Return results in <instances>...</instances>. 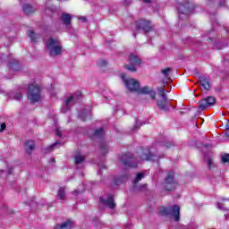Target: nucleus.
<instances>
[{"label":"nucleus","mask_w":229,"mask_h":229,"mask_svg":"<svg viewBox=\"0 0 229 229\" xmlns=\"http://www.w3.org/2000/svg\"><path fill=\"white\" fill-rule=\"evenodd\" d=\"M155 155L149 151V148H141L139 152V157L133 156L131 153H126L122 156V164L125 165V167H132L135 168L139 165L140 162L144 160H153Z\"/></svg>","instance_id":"f257e3e1"},{"label":"nucleus","mask_w":229,"mask_h":229,"mask_svg":"<svg viewBox=\"0 0 229 229\" xmlns=\"http://www.w3.org/2000/svg\"><path fill=\"white\" fill-rule=\"evenodd\" d=\"M159 216H163L165 217H174V221H180V206L174 205L168 208L162 207L159 208Z\"/></svg>","instance_id":"f03ea898"},{"label":"nucleus","mask_w":229,"mask_h":229,"mask_svg":"<svg viewBox=\"0 0 229 229\" xmlns=\"http://www.w3.org/2000/svg\"><path fill=\"white\" fill-rule=\"evenodd\" d=\"M47 49H48L50 56H58V55H62V44L58 39H47Z\"/></svg>","instance_id":"7ed1b4c3"},{"label":"nucleus","mask_w":229,"mask_h":229,"mask_svg":"<svg viewBox=\"0 0 229 229\" xmlns=\"http://www.w3.org/2000/svg\"><path fill=\"white\" fill-rule=\"evenodd\" d=\"M27 96L30 103H39L40 99H42L40 88L35 84L29 85V90L27 92Z\"/></svg>","instance_id":"20e7f679"},{"label":"nucleus","mask_w":229,"mask_h":229,"mask_svg":"<svg viewBox=\"0 0 229 229\" xmlns=\"http://www.w3.org/2000/svg\"><path fill=\"white\" fill-rule=\"evenodd\" d=\"M80 99H81V92L80 91L75 92L74 94L70 96L68 98H66L64 101V106L62 107L61 109L63 114L69 112L71 108H72L73 105L75 103H78Z\"/></svg>","instance_id":"39448f33"},{"label":"nucleus","mask_w":229,"mask_h":229,"mask_svg":"<svg viewBox=\"0 0 229 229\" xmlns=\"http://www.w3.org/2000/svg\"><path fill=\"white\" fill-rule=\"evenodd\" d=\"M157 91L159 93V96L162 98L163 101H157V106L159 110H164L165 112H168L169 108L167 106L171 107V103H169V98H167V90L164 89L163 88H157Z\"/></svg>","instance_id":"423d86ee"},{"label":"nucleus","mask_w":229,"mask_h":229,"mask_svg":"<svg viewBox=\"0 0 229 229\" xmlns=\"http://www.w3.org/2000/svg\"><path fill=\"white\" fill-rule=\"evenodd\" d=\"M129 64H126L124 67L127 69V71H130L131 72H137V67H140V65L142 64V61L140 58H139V55L135 54H130L129 55Z\"/></svg>","instance_id":"0eeeda50"},{"label":"nucleus","mask_w":229,"mask_h":229,"mask_svg":"<svg viewBox=\"0 0 229 229\" xmlns=\"http://www.w3.org/2000/svg\"><path fill=\"white\" fill-rule=\"evenodd\" d=\"M121 78L128 90L131 92H137L139 88L140 87V83L139 81H135V79H126V74L122 73Z\"/></svg>","instance_id":"6e6552de"},{"label":"nucleus","mask_w":229,"mask_h":229,"mask_svg":"<svg viewBox=\"0 0 229 229\" xmlns=\"http://www.w3.org/2000/svg\"><path fill=\"white\" fill-rule=\"evenodd\" d=\"M136 31H144L149 33L153 30V24L148 20H139L136 21Z\"/></svg>","instance_id":"1a4fd4ad"},{"label":"nucleus","mask_w":229,"mask_h":229,"mask_svg":"<svg viewBox=\"0 0 229 229\" xmlns=\"http://www.w3.org/2000/svg\"><path fill=\"white\" fill-rule=\"evenodd\" d=\"M164 187L165 191H174L176 189V182H174V172H168L166 177L165 178Z\"/></svg>","instance_id":"9d476101"},{"label":"nucleus","mask_w":229,"mask_h":229,"mask_svg":"<svg viewBox=\"0 0 229 229\" xmlns=\"http://www.w3.org/2000/svg\"><path fill=\"white\" fill-rule=\"evenodd\" d=\"M179 13H182L183 15H189L194 12V4H191L189 1H184L181 3L177 7Z\"/></svg>","instance_id":"9b49d317"},{"label":"nucleus","mask_w":229,"mask_h":229,"mask_svg":"<svg viewBox=\"0 0 229 229\" xmlns=\"http://www.w3.org/2000/svg\"><path fill=\"white\" fill-rule=\"evenodd\" d=\"M100 203H102V205H105V207H108V208H111V210H114V208H115L116 207L114 200V196L112 195H108L106 199L101 197Z\"/></svg>","instance_id":"f8f14e48"},{"label":"nucleus","mask_w":229,"mask_h":229,"mask_svg":"<svg viewBox=\"0 0 229 229\" xmlns=\"http://www.w3.org/2000/svg\"><path fill=\"white\" fill-rule=\"evenodd\" d=\"M216 103V98L214 97H208L199 101V108L200 110H206L208 106H212Z\"/></svg>","instance_id":"ddd939ff"},{"label":"nucleus","mask_w":229,"mask_h":229,"mask_svg":"<svg viewBox=\"0 0 229 229\" xmlns=\"http://www.w3.org/2000/svg\"><path fill=\"white\" fill-rule=\"evenodd\" d=\"M199 83L202 85L205 90H210V81L208 77L203 75L199 78Z\"/></svg>","instance_id":"4468645a"},{"label":"nucleus","mask_w":229,"mask_h":229,"mask_svg":"<svg viewBox=\"0 0 229 229\" xmlns=\"http://www.w3.org/2000/svg\"><path fill=\"white\" fill-rule=\"evenodd\" d=\"M22 11L25 15H33L35 13V7L30 4H25L22 5Z\"/></svg>","instance_id":"2eb2a0df"},{"label":"nucleus","mask_w":229,"mask_h":229,"mask_svg":"<svg viewBox=\"0 0 229 229\" xmlns=\"http://www.w3.org/2000/svg\"><path fill=\"white\" fill-rule=\"evenodd\" d=\"M13 63H12V61H9L8 63V67L10 69V72H18V71H21V66L19 65V62L13 60Z\"/></svg>","instance_id":"dca6fc26"},{"label":"nucleus","mask_w":229,"mask_h":229,"mask_svg":"<svg viewBox=\"0 0 229 229\" xmlns=\"http://www.w3.org/2000/svg\"><path fill=\"white\" fill-rule=\"evenodd\" d=\"M72 225H74V222L72 220L69 219L61 225H56L54 229H72Z\"/></svg>","instance_id":"f3484780"},{"label":"nucleus","mask_w":229,"mask_h":229,"mask_svg":"<svg viewBox=\"0 0 229 229\" xmlns=\"http://www.w3.org/2000/svg\"><path fill=\"white\" fill-rule=\"evenodd\" d=\"M61 21L63 24H64L65 26H69L71 24V21H72V17L71 16V14L64 13L61 16Z\"/></svg>","instance_id":"a211bd4d"},{"label":"nucleus","mask_w":229,"mask_h":229,"mask_svg":"<svg viewBox=\"0 0 229 229\" xmlns=\"http://www.w3.org/2000/svg\"><path fill=\"white\" fill-rule=\"evenodd\" d=\"M216 208L224 211L229 210V199H224L223 202H217Z\"/></svg>","instance_id":"6ab92c4d"},{"label":"nucleus","mask_w":229,"mask_h":229,"mask_svg":"<svg viewBox=\"0 0 229 229\" xmlns=\"http://www.w3.org/2000/svg\"><path fill=\"white\" fill-rule=\"evenodd\" d=\"M35 149V141L33 140H27L25 142V150L29 155H31V151Z\"/></svg>","instance_id":"aec40b11"},{"label":"nucleus","mask_w":229,"mask_h":229,"mask_svg":"<svg viewBox=\"0 0 229 229\" xmlns=\"http://www.w3.org/2000/svg\"><path fill=\"white\" fill-rule=\"evenodd\" d=\"M128 178H130V175L123 174L114 179V185H121V183H124L125 182H128Z\"/></svg>","instance_id":"412c9836"},{"label":"nucleus","mask_w":229,"mask_h":229,"mask_svg":"<svg viewBox=\"0 0 229 229\" xmlns=\"http://www.w3.org/2000/svg\"><path fill=\"white\" fill-rule=\"evenodd\" d=\"M151 88L148 87V86H144L143 88H138V90L136 91L137 94H151L152 92Z\"/></svg>","instance_id":"4be33fe9"},{"label":"nucleus","mask_w":229,"mask_h":229,"mask_svg":"<svg viewBox=\"0 0 229 229\" xmlns=\"http://www.w3.org/2000/svg\"><path fill=\"white\" fill-rule=\"evenodd\" d=\"M85 162V157L81 156V154H77L74 157V164L75 165H80V164H83Z\"/></svg>","instance_id":"5701e85b"},{"label":"nucleus","mask_w":229,"mask_h":229,"mask_svg":"<svg viewBox=\"0 0 229 229\" xmlns=\"http://www.w3.org/2000/svg\"><path fill=\"white\" fill-rule=\"evenodd\" d=\"M28 37H30L32 42H37V40L38 39V34H36L33 30L28 31Z\"/></svg>","instance_id":"b1692460"},{"label":"nucleus","mask_w":229,"mask_h":229,"mask_svg":"<svg viewBox=\"0 0 229 229\" xmlns=\"http://www.w3.org/2000/svg\"><path fill=\"white\" fill-rule=\"evenodd\" d=\"M58 146H64V143L57 141L52 145H50L47 148V152L49 153V151H53V149H55V148H58Z\"/></svg>","instance_id":"393cba45"},{"label":"nucleus","mask_w":229,"mask_h":229,"mask_svg":"<svg viewBox=\"0 0 229 229\" xmlns=\"http://www.w3.org/2000/svg\"><path fill=\"white\" fill-rule=\"evenodd\" d=\"M57 198H60L61 199H65V188H59L57 192Z\"/></svg>","instance_id":"a878e982"},{"label":"nucleus","mask_w":229,"mask_h":229,"mask_svg":"<svg viewBox=\"0 0 229 229\" xmlns=\"http://www.w3.org/2000/svg\"><path fill=\"white\" fill-rule=\"evenodd\" d=\"M100 151L102 155H106V153H108V145H106V143H101Z\"/></svg>","instance_id":"bb28decb"},{"label":"nucleus","mask_w":229,"mask_h":229,"mask_svg":"<svg viewBox=\"0 0 229 229\" xmlns=\"http://www.w3.org/2000/svg\"><path fill=\"white\" fill-rule=\"evenodd\" d=\"M105 132V130L103 128H99L94 131V137L99 138L103 137V133Z\"/></svg>","instance_id":"cd10ccee"},{"label":"nucleus","mask_w":229,"mask_h":229,"mask_svg":"<svg viewBox=\"0 0 229 229\" xmlns=\"http://www.w3.org/2000/svg\"><path fill=\"white\" fill-rule=\"evenodd\" d=\"M79 117H81V121H87V119L89 117V114L81 111L79 113Z\"/></svg>","instance_id":"c85d7f7f"},{"label":"nucleus","mask_w":229,"mask_h":229,"mask_svg":"<svg viewBox=\"0 0 229 229\" xmlns=\"http://www.w3.org/2000/svg\"><path fill=\"white\" fill-rule=\"evenodd\" d=\"M142 178H144V173H139L136 175V178L133 181V183H139V182H140V180H142Z\"/></svg>","instance_id":"c756f323"},{"label":"nucleus","mask_w":229,"mask_h":229,"mask_svg":"<svg viewBox=\"0 0 229 229\" xmlns=\"http://www.w3.org/2000/svg\"><path fill=\"white\" fill-rule=\"evenodd\" d=\"M211 3H216L218 1V5L221 7L226 6V0H209Z\"/></svg>","instance_id":"7c9ffc66"},{"label":"nucleus","mask_w":229,"mask_h":229,"mask_svg":"<svg viewBox=\"0 0 229 229\" xmlns=\"http://www.w3.org/2000/svg\"><path fill=\"white\" fill-rule=\"evenodd\" d=\"M172 69L170 67H167L164 70L161 71L162 74H164V76H165V78H168L169 76V72H171Z\"/></svg>","instance_id":"2f4dec72"},{"label":"nucleus","mask_w":229,"mask_h":229,"mask_svg":"<svg viewBox=\"0 0 229 229\" xmlns=\"http://www.w3.org/2000/svg\"><path fill=\"white\" fill-rule=\"evenodd\" d=\"M142 124H144V123H142L141 124L139 123V120H136V123L132 128V131H137L138 130L140 129V126H142Z\"/></svg>","instance_id":"473e14b6"},{"label":"nucleus","mask_w":229,"mask_h":229,"mask_svg":"<svg viewBox=\"0 0 229 229\" xmlns=\"http://www.w3.org/2000/svg\"><path fill=\"white\" fill-rule=\"evenodd\" d=\"M222 162H224V164H229V154L222 156Z\"/></svg>","instance_id":"72a5a7b5"},{"label":"nucleus","mask_w":229,"mask_h":229,"mask_svg":"<svg viewBox=\"0 0 229 229\" xmlns=\"http://www.w3.org/2000/svg\"><path fill=\"white\" fill-rule=\"evenodd\" d=\"M208 40H212L216 38V32H214V30L209 31L208 34Z\"/></svg>","instance_id":"f704fd0d"},{"label":"nucleus","mask_w":229,"mask_h":229,"mask_svg":"<svg viewBox=\"0 0 229 229\" xmlns=\"http://www.w3.org/2000/svg\"><path fill=\"white\" fill-rule=\"evenodd\" d=\"M98 65L100 67H106V65H108V62H106V60H100L98 61Z\"/></svg>","instance_id":"c9c22d12"},{"label":"nucleus","mask_w":229,"mask_h":229,"mask_svg":"<svg viewBox=\"0 0 229 229\" xmlns=\"http://www.w3.org/2000/svg\"><path fill=\"white\" fill-rule=\"evenodd\" d=\"M13 98L16 99V101H21V99H22V94L17 92L14 94Z\"/></svg>","instance_id":"e433bc0d"},{"label":"nucleus","mask_w":229,"mask_h":229,"mask_svg":"<svg viewBox=\"0 0 229 229\" xmlns=\"http://www.w3.org/2000/svg\"><path fill=\"white\" fill-rule=\"evenodd\" d=\"M55 135H56L59 139H64V136L62 135V131H60V129H56V131H55Z\"/></svg>","instance_id":"4c0bfd02"},{"label":"nucleus","mask_w":229,"mask_h":229,"mask_svg":"<svg viewBox=\"0 0 229 229\" xmlns=\"http://www.w3.org/2000/svg\"><path fill=\"white\" fill-rule=\"evenodd\" d=\"M0 133H3L6 130V123H1Z\"/></svg>","instance_id":"58836bf2"},{"label":"nucleus","mask_w":229,"mask_h":229,"mask_svg":"<svg viewBox=\"0 0 229 229\" xmlns=\"http://www.w3.org/2000/svg\"><path fill=\"white\" fill-rule=\"evenodd\" d=\"M213 164H214V162L212 161V159L208 158V166L209 169L212 168Z\"/></svg>","instance_id":"ea45409f"},{"label":"nucleus","mask_w":229,"mask_h":229,"mask_svg":"<svg viewBox=\"0 0 229 229\" xmlns=\"http://www.w3.org/2000/svg\"><path fill=\"white\" fill-rule=\"evenodd\" d=\"M214 49H223V47H222L221 44L216 43V44L214 46Z\"/></svg>","instance_id":"a19ab883"},{"label":"nucleus","mask_w":229,"mask_h":229,"mask_svg":"<svg viewBox=\"0 0 229 229\" xmlns=\"http://www.w3.org/2000/svg\"><path fill=\"white\" fill-rule=\"evenodd\" d=\"M148 94H150V98H151L152 99H155V98H157V93H155V91H153V89H152V91H151L150 93H148Z\"/></svg>","instance_id":"79ce46f5"},{"label":"nucleus","mask_w":229,"mask_h":229,"mask_svg":"<svg viewBox=\"0 0 229 229\" xmlns=\"http://www.w3.org/2000/svg\"><path fill=\"white\" fill-rule=\"evenodd\" d=\"M78 19L79 21H82V22H87V17L85 16H80Z\"/></svg>","instance_id":"37998d69"},{"label":"nucleus","mask_w":229,"mask_h":229,"mask_svg":"<svg viewBox=\"0 0 229 229\" xmlns=\"http://www.w3.org/2000/svg\"><path fill=\"white\" fill-rule=\"evenodd\" d=\"M81 191H80L79 190H75L72 192V194H73V196H78V194H81Z\"/></svg>","instance_id":"c03bdc74"},{"label":"nucleus","mask_w":229,"mask_h":229,"mask_svg":"<svg viewBox=\"0 0 229 229\" xmlns=\"http://www.w3.org/2000/svg\"><path fill=\"white\" fill-rule=\"evenodd\" d=\"M165 148H171V146H173V144L171 142H166L165 143Z\"/></svg>","instance_id":"a18cd8bd"},{"label":"nucleus","mask_w":229,"mask_h":229,"mask_svg":"<svg viewBox=\"0 0 229 229\" xmlns=\"http://www.w3.org/2000/svg\"><path fill=\"white\" fill-rule=\"evenodd\" d=\"M12 171H13L12 168H8V169H7V172H6V174H12Z\"/></svg>","instance_id":"49530a36"},{"label":"nucleus","mask_w":229,"mask_h":229,"mask_svg":"<svg viewBox=\"0 0 229 229\" xmlns=\"http://www.w3.org/2000/svg\"><path fill=\"white\" fill-rule=\"evenodd\" d=\"M143 3H146L147 4H149V3H151V0H142Z\"/></svg>","instance_id":"de8ad7c7"},{"label":"nucleus","mask_w":229,"mask_h":229,"mask_svg":"<svg viewBox=\"0 0 229 229\" xmlns=\"http://www.w3.org/2000/svg\"><path fill=\"white\" fill-rule=\"evenodd\" d=\"M225 135L226 137H229V129H225Z\"/></svg>","instance_id":"09e8293b"},{"label":"nucleus","mask_w":229,"mask_h":229,"mask_svg":"<svg viewBox=\"0 0 229 229\" xmlns=\"http://www.w3.org/2000/svg\"><path fill=\"white\" fill-rule=\"evenodd\" d=\"M196 228H197L196 225H190V228H189V229H196Z\"/></svg>","instance_id":"8fccbe9b"},{"label":"nucleus","mask_w":229,"mask_h":229,"mask_svg":"<svg viewBox=\"0 0 229 229\" xmlns=\"http://www.w3.org/2000/svg\"><path fill=\"white\" fill-rule=\"evenodd\" d=\"M228 129H229V120H228V123H227V124L225 126V130H228Z\"/></svg>","instance_id":"3c124183"},{"label":"nucleus","mask_w":229,"mask_h":229,"mask_svg":"<svg viewBox=\"0 0 229 229\" xmlns=\"http://www.w3.org/2000/svg\"><path fill=\"white\" fill-rule=\"evenodd\" d=\"M0 173H4V170H3V169H0Z\"/></svg>","instance_id":"603ef678"},{"label":"nucleus","mask_w":229,"mask_h":229,"mask_svg":"<svg viewBox=\"0 0 229 229\" xmlns=\"http://www.w3.org/2000/svg\"><path fill=\"white\" fill-rule=\"evenodd\" d=\"M102 168H103V169H106V166H105V165H102Z\"/></svg>","instance_id":"864d4df0"},{"label":"nucleus","mask_w":229,"mask_h":229,"mask_svg":"<svg viewBox=\"0 0 229 229\" xmlns=\"http://www.w3.org/2000/svg\"><path fill=\"white\" fill-rule=\"evenodd\" d=\"M133 37H137V33H134V34H133Z\"/></svg>","instance_id":"5fc2aeb1"},{"label":"nucleus","mask_w":229,"mask_h":229,"mask_svg":"<svg viewBox=\"0 0 229 229\" xmlns=\"http://www.w3.org/2000/svg\"><path fill=\"white\" fill-rule=\"evenodd\" d=\"M51 162H55V158H52V159H51Z\"/></svg>","instance_id":"6e6d98bb"},{"label":"nucleus","mask_w":229,"mask_h":229,"mask_svg":"<svg viewBox=\"0 0 229 229\" xmlns=\"http://www.w3.org/2000/svg\"><path fill=\"white\" fill-rule=\"evenodd\" d=\"M98 174H101V170L98 171Z\"/></svg>","instance_id":"4d7b16f0"}]
</instances>
